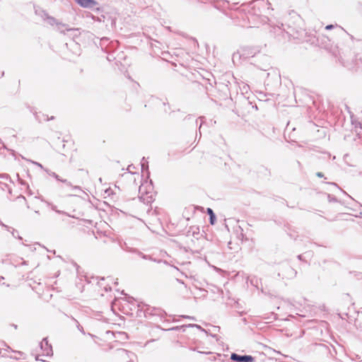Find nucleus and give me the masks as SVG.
Returning a JSON list of instances; mask_svg holds the SVG:
<instances>
[{"label": "nucleus", "mask_w": 362, "mask_h": 362, "mask_svg": "<svg viewBox=\"0 0 362 362\" xmlns=\"http://www.w3.org/2000/svg\"><path fill=\"white\" fill-rule=\"evenodd\" d=\"M80 6L85 8H93L97 5L95 0H75Z\"/></svg>", "instance_id": "2"}, {"label": "nucleus", "mask_w": 362, "mask_h": 362, "mask_svg": "<svg viewBox=\"0 0 362 362\" xmlns=\"http://www.w3.org/2000/svg\"><path fill=\"white\" fill-rule=\"evenodd\" d=\"M334 25H328L325 27V29L326 30H330L332 28H333Z\"/></svg>", "instance_id": "4"}, {"label": "nucleus", "mask_w": 362, "mask_h": 362, "mask_svg": "<svg viewBox=\"0 0 362 362\" xmlns=\"http://www.w3.org/2000/svg\"><path fill=\"white\" fill-rule=\"evenodd\" d=\"M317 175H318L319 177H321V176H322V175H321V173H317Z\"/></svg>", "instance_id": "6"}, {"label": "nucleus", "mask_w": 362, "mask_h": 362, "mask_svg": "<svg viewBox=\"0 0 362 362\" xmlns=\"http://www.w3.org/2000/svg\"><path fill=\"white\" fill-rule=\"evenodd\" d=\"M189 326H191V327H197L198 329H200V328H201V327H200L199 325H190Z\"/></svg>", "instance_id": "5"}, {"label": "nucleus", "mask_w": 362, "mask_h": 362, "mask_svg": "<svg viewBox=\"0 0 362 362\" xmlns=\"http://www.w3.org/2000/svg\"><path fill=\"white\" fill-rule=\"evenodd\" d=\"M230 358L236 362H252L253 358L251 356H240L236 354H232Z\"/></svg>", "instance_id": "1"}, {"label": "nucleus", "mask_w": 362, "mask_h": 362, "mask_svg": "<svg viewBox=\"0 0 362 362\" xmlns=\"http://www.w3.org/2000/svg\"><path fill=\"white\" fill-rule=\"evenodd\" d=\"M207 213L210 216V223L213 225L215 222V215L213 212V210L210 208L207 209Z\"/></svg>", "instance_id": "3"}]
</instances>
